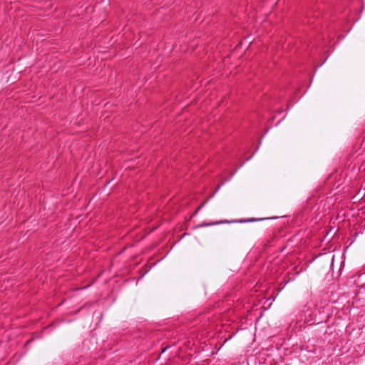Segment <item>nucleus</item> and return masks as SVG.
Here are the masks:
<instances>
[{
  "label": "nucleus",
  "instance_id": "2",
  "mask_svg": "<svg viewBox=\"0 0 365 365\" xmlns=\"http://www.w3.org/2000/svg\"><path fill=\"white\" fill-rule=\"evenodd\" d=\"M255 220H254V219H251V220H250L249 221H250V222H252V221H255ZM247 220H245L244 222H247ZM240 222H242L243 221H242V220H241Z\"/></svg>",
  "mask_w": 365,
  "mask_h": 365
},
{
  "label": "nucleus",
  "instance_id": "1",
  "mask_svg": "<svg viewBox=\"0 0 365 365\" xmlns=\"http://www.w3.org/2000/svg\"><path fill=\"white\" fill-rule=\"evenodd\" d=\"M227 222H230L227 221V220L214 222H210V223H207V224H202V225H200V227L209 226V225H218V224H221V223H227Z\"/></svg>",
  "mask_w": 365,
  "mask_h": 365
},
{
  "label": "nucleus",
  "instance_id": "3",
  "mask_svg": "<svg viewBox=\"0 0 365 365\" xmlns=\"http://www.w3.org/2000/svg\"><path fill=\"white\" fill-rule=\"evenodd\" d=\"M245 41H246V42L249 43V40H248V38L245 39Z\"/></svg>",
  "mask_w": 365,
  "mask_h": 365
}]
</instances>
